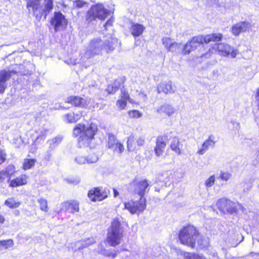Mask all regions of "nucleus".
<instances>
[{"label":"nucleus","mask_w":259,"mask_h":259,"mask_svg":"<svg viewBox=\"0 0 259 259\" xmlns=\"http://www.w3.org/2000/svg\"><path fill=\"white\" fill-rule=\"evenodd\" d=\"M96 130L97 127L93 124L87 127L84 124H77L73 129V134L75 137L79 136L78 139V147L84 148L89 146Z\"/></svg>","instance_id":"1"},{"label":"nucleus","mask_w":259,"mask_h":259,"mask_svg":"<svg viewBox=\"0 0 259 259\" xmlns=\"http://www.w3.org/2000/svg\"><path fill=\"white\" fill-rule=\"evenodd\" d=\"M222 37V35L221 33H212L205 36H194L185 45L183 52L185 54H189L203 43L208 44L211 41H218L221 39Z\"/></svg>","instance_id":"2"},{"label":"nucleus","mask_w":259,"mask_h":259,"mask_svg":"<svg viewBox=\"0 0 259 259\" xmlns=\"http://www.w3.org/2000/svg\"><path fill=\"white\" fill-rule=\"evenodd\" d=\"M200 238L199 233L193 226H188L183 228L179 235L181 242L192 248L195 247L196 242L198 244H201Z\"/></svg>","instance_id":"3"},{"label":"nucleus","mask_w":259,"mask_h":259,"mask_svg":"<svg viewBox=\"0 0 259 259\" xmlns=\"http://www.w3.org/2000/svg\"><path fill=\"white\" fill-rule=\"evenodd\" d=\"M123 228L119 219H114L108 229L106 240L111 246H116L121 243L123 237Z\"/></svg>","instance_id":"4"},{"label":"nucleus","mask_w":259,"mask_h":259,"mask_svg":"<svg viewBox=\"0 0 259 259\" xmlns=\"http://www.w3.org/2000/svg\"><path fill=\"white\" fill-rule=\"evenodd\" d=\"M53 0H45L44 6L41 5V0H31L27 5V9L32 8L33 15L37 19H40L42 16L46 18L48 14L53 9Z\"/></svg>","instance_id":"5"},{"label":"nucleus","mask_w":259,"mask_h":259,"mask_svg":"<svg viewBox=\"0 0 259 259\" xmlns=\"http://www.w3.org/2000/svg\"><path fill=\"white\" fill-rule=\"evenodd\" d=\"M110 11L105 9L102 4H97L91 7L88 11L85 20L88 23L95 24L97 19L103 20L109 15Z\"/></svg>","instance_id":"6"},{"label":"nucleus","mask_w":259,"mask_h":259,"mask_svg":"<svg viewBox=\"0 0 259 259\" xmlns=\"http://www.w3.org/2000/svg\"><path fill=\"white\" fill-rule=\"evenodd\" d=\"M105 45V39L102 40L100 38L93 39L90 42L84 57L89 59L101 54L102 52L104 51Z\"/></svg>","instance_id":"7"},{"label":"nucleus","mask_w":259,"mask_h":259,"mask_svg":"<svg viewBox=\"0 0 259 259\" xmlns=\"http://www.w3.org/2000/svg\"><path fill=\"white\" fill-rule=\"evenodd\" d=\"M67 23V20L65 16L60 12H55L50 21V24L54 27L56 32L65 29Z\"/></svg>","instance_id":"8"},{"label":"nucleus","mask_w":259,"mask_h":259,"mask_svg":"<svg viewBox=\"0 0 259 259\" xmlns=\"http://www.w3.org/2000/svg\"><path fill=\"white\" fill-rule=\"evenodd\" d=\"M149 184L146 180L139 182L134 180L130 183L129 189L131 191L138 194L141 198H144L145 193L149 189Z\"/></svg>","instance_id":"9"},{"label":"nucleus","mask_w":259,"mask_h":259,"mask_svg":"<svg viewBox=\"0 0 259 259\" xmlns=\"http://www.w3.org/2000/svg\"><path fill=\"white\" fill-rule=\"evenodd\" d=\"M212 50L218 51L221 55L223 56H227L230 54L231 57L233 58H235L237 54L238 53L237 50H235L229 45L224 43L215 44L212 47Z\"/></svg>","instance_id":"10"},{"label":"nucleus","mask_w":259,"mask_h":259,"mask_svg":"<svg viewBox=\"0 0 259 259\" xmlns=\"http://www.w3.org/2000/svg\"><path fill=\"white\" fill-rule=\"evenodd\" d=\"M110 193L108 189L94 188L88 192V197L92 201H101L107 198Z\"/></svg>","instance_id":"11"},{"label":"nucleus","mask_w":259,"mask_h":259,"mask_svg":"<svg viewBox=\"0 0 259 259\" xmlns=\"http://www.w3.org/2000/svg\"><path fill=\"white\" fill-rule=\"evenodd\" d=\"M146 199L144 198H141L139 201H131L124 203L125 208L132 214L143 211L146 208Z\"/></svg>","instance_id":"12"},{"label":"nucleus","mask_w":259,"mask_h":259,"mask_svg":"<svg viewBox=\"0 0 259 259\" xmlns=\"http://www.w3.org/2000/svg\"><path fill=\"white\" fill-rule=\"evenodd\" d=\"M219 209L222 211L233 213L237 211V207L235 202L226 198L220 199L217 203Z\"/></svg>","instance_id":"13"},{"label":"nucleus","mask_w":259,"mask_h":259,"mask_svg":"<svg viewBox=\"0 0 259 259\" xmlns=\"http://www.w3.org/2000/svg\"><path fill=\"white\" fill-rule=\"evenodd\" d=\"M107 147L114 152L121 154L124 150V146L118 141L115 136L112 134L108 135V144Z\"/></svg>","instance_id":"14"},{"label":"nucleus","mask_w":259,"mask_h":259,"mask_svg":"<svg viewBox=\"0 0 259 259\" xmlns=\"http://www.w3.org/2000/svg\"><path fill=\"white\" fill-rule=\"evenodd\" d=\"M15 72L14 71L7 70L0 71V94L4 93L7 88V81L10 79L12 74Z\"/></svg>","instance_id":"15"},{"label":"nucleus","mask_w":259,"mask_h":259,"mask_svg":"<svg viewBox=\"0 0 259 259\" xmlns=\"http://www.w3.org/2000/svg\"><path fill=\"white\" fill-rule=\"evenodd\" d=\"M98 160V156L95 153H92L87 157L78 155L75 158L74 161L78 164H85L96 163Z\"/></svg>","instance_id":"16"},{"label":"nucleus","mask_w":259,"mask_h":259,"mask_svg":"<svg viewBox=\"0 0 259 259\" xmlns=\"http://www.w3.org/2000/svg\"><path fill=\"white\" fill-rule=\"evenodd\" d=\"M61 209L71 213L77 212L79 210V203L77 200H71L61 203Z\"/></svg>","instance_id":"17"},{"label":"nucleus","mask_w":259,"mask_h":259,"mask_svg":"<svg viewBox=\"0 0 259 259\" xmlns=\"http://www.w3.org/2000/svg\"><path fill=\"white\" fill-rule=\"evenodd\" d=\"M251 26L249 22H239L234 25L231 28V32L235 36L238 35L240 33L244 32L248 30Z\"/></svg>","instance_id":"18"},{"label":"nucleus","mask_w":259,"mask_h":259,"mask_svg":"<svg viewBox=\"0 0 259 259\" xmlns=\"http://www.w3.org/2000/svg\"><path fill=\"white\" fill-rule=\"evenodd\" d=\"M66 102L71 103L74 106L86 107L89 104V100L78 96L70 97L67 99Z\"/></svg>","instance_id":"19"},{"label":"nucleus","mask_w":259,"mask_h":259,"mask_svg":"<svg viewBox=\"0 0 259 259\" xmlns=\"http://www.w3.org/2000/svg\"><path fill=\"white\" fill-rule=\"evenodd\" d=\"M156 111L159 114L169 117L175 113L176 110L171 105L165 103L158 107Z\"/></svg>","instance_id":"20"},{"label":"nucleus","mask_w":259,"mask_h":259,"mask_svg":"<svg viewBox=\"0 0 259 259\" xmlns=\"http://www.w3.org/2000/svg\"><path fill=\"white\" fill-rule=\"evenodd\" d=\"M215 144L213 136L210 135L208 138L203 143L201 147L198 150L197 153L200 155L204 154L209 147H213Z\"/></svg>","instance_id":"21"},{"label":"nucleus","mask_w":259,"mask_h":259,"mask_svg":"<svg viewBox=\"0 0 259 259\" xmlns=\"http://www.w3.org/2000/svg\"><path fill=\"white\" fill-rule=\"evenodd\" d=\"M157 92L158 93H163L165 94H172L175 92V89L170 81L163 82L157 86Z\"/></svg>","instance_id":"22"},{"label":"nucleus","mask_w":259,"mask_h":259,"mask_svg":"<svg viewBox=\"0 0 259 259\" xmlns=\"http://www.w3.org/2000/svg\"><path fill=\"white\" fill-rule=\"evenodd\" d=\"M104 51L107 53L112 52L117 47L118 42V39L113 37H110L108 39L105 40Z\"/></svg>","instance_id":"23"},{"label":"nucleus","mask_w":259,"mask_h":259,"mask_svg":"<svg viewBox=\"0 0 259 259\" xmlns=\"http://www.w3.org/2000/svg\"><path fill=\"white\" fill-rule=\"evenodd\" d=\"M183 145L180 143L179 139L177 137H173L170 140V148L177 154H182Z\"/></svg>","instance_id":"24"},{"label":"nucleus","mask_w":259,"mask_h":259,"mask_svg":"<svg viewBox=\"0 0 259 259\" xmlns=\"http://www.w3.org/2000/svg\"><path fill=\"white\" fill-rule=\"evenodd\" d=\"M166 143L162 137H158L156 140V146L154 151L156 156H161L164 151Z\"/></svg>","instance_id":"25"},{"label":"nucleus","mask_w":259,"mask_h":259,"mask_svg":"<svg viewBox=\"0 0 259 259\" xmlns=\"http://www.w3.org/2000/svg\"><path fill=\"white\" fill-rule=\"evenodd\" d=\"M27 183L26 177L24 175L17 177L10 181L9 186L11 187H17L25 185Z\"/></svg>","instance_id":"26"},{"label":"nucleus","mask_w":259,"mask_h":259,"mask_svg":"<svg viewBox=\"0 0 259 259\" xmlns=\"http://www.w3.org/2000/svg\"><path fill=\"white\" fill-rule=\"evenodd\" d=\"M127 147L130 151H136L139 150L136 143V139L134 136L131 135L127 139Z\"/></svg>","instance_id":"27"},{"label":"nucleus","mask_w":259,"mask_h":259,"mask_svg":"<svg viewBox=\"0 0 259 259\" xmlns=\"http://www.w3.org/2000/svg\"><path fill=\"white\" fill-rule=\"evenodd\" d=\"M145 27L144 26L138 23H133L131 26V32L134 36L141 35Z\"/></svg>","instance_id":"28"},{"label":"nucleus","mask_w":259,"mask_h":259,"mask_svg":"<svg viewBox=\"0 0 259 259\" xmlns=\"http://www.w3.org/2000/svg\"><path fill=\"white\" fill-rule=\"evenodd\" d=\"M9 171H0V187L5 188L7 184L9 182L10 178H9Z\"/></svg>","instance_id":"29"},{"label":"nucleus","mask_w":259,"mask_h":259,"mask_svg":"<svg viewBox=\"0 0 259 259\" xmlns=\"http://www.w3.org/2000/svg\"><path fill=\"white\" fill-rule=\"evenodd\" d=\"M100 246L101 247V249H99L98 252L105 256H111L112 258H115L116 256V253L115 252H113L109 250L106 249L105 248H103L102 247V245L101 244L99 245V247Z\"/></svg>","instance_id":"30"},{"label":"nucleus","mask_w":259,"mask_h":259,"mask_svg":"<svg viewBox=\"0 0 259 259\" xmlns=\"http://www.w3.org/2000/svg\"><path fill=\"white\" fill-rule=\"evenodd\" d=\"M62 140V137H56L48 140V143L49 144L51 148L54 149L61 143Z\"/></svg>","instance_id":"31"},{"label":"nucleus","mask_w":259,"mask_h":259,"mask_svg":"<svg viewBox=\"0 0 259 259\" xmlns=\"http://www.w3.org/2000/svg\"><path fill=\"white\" fill-rule=\"evenodd\" d=\"M120 84L119 81H115L113 84L108 85L106 89L109 94H114L120 88Z\"/></svg>","instance_id":"32"},{"label":"nucleus","mask_w":259,"mask_h":259,"mask_svg":"<svg viewBox=\"0 0 259 259\" xmlns=\"http://www.w3.org/2000/svg\"><path fill=\"white\" fill-rule=\"evenodd\" d=\"M14 245V241L12 239L4 240L0 241V246L4 249H9L13 247Z\"/></svg>","instance_id":"33"},{"label":"nucleus","mask_w":259,"mask_h":259,"mask_svg":"<svg viewBox=\"0 0 259 259\" xmlns=\"http://www.w3.org/2000/svg\"><path fill=\"white\" fill-rule=\"evenodd\" d=\"M5 204L11 208H16L19 206L20 203L16 202L14 198H11L6 200Z\"/></svg>","instance_id":"34"},{"label":"nucleus","mask_w":259,"mask_h":259,"mask_svg":"<svg viewBox=\"0 0 259 259\" xmlns=\"http://www.w3.org/2000/svg\"><path fill=\"white\" fill-rule=\"evenodd\" d=\"M95 240L94 238H88L81 241V246L78 247V249L80 250L84 247H87L89 245L94 244Z\"/></svg>","instance_id":"35"},{"label":"nucleus","mask_w":259,"mask_h":259,"mask_svg":"<svg viewBox=\"0 0 259 259\" xmlns=\"http://www.w3.org/2000/svg\"><path fill=\"white\" fill-rule=\"evenodd\" d=\"M36 162V160L34 159H25L24 162L23 163V168L24 169H28L31 168L35 162Z\"/></svg>","instance_id":"36"},{"label":"nucleus","mask_w":259,"mask_h":259,"mask_svg":"<svg viewBox=\"0 0 259 259\" xmlns=\"http://www.w3.org/2000/svg\"><path fill=\"white\" fill-rule=\"evenodd\" d=\"M38 202L39 203L40 209L45 212H47L48 211V207L47 200L44 198H40L38 199Z\"/></svg>","instance_id":"37"},{"label":"nucleus","mask_w":259,"mask_h":259,"mask_svg":"<svg viewBox=\"0 0 259 259\" xmlns=\"http://www.w3.org/2000/svg\"><path fill=\"white\" fill-rule=\"evenodd\" d=\"M185 259H206L204 256L198 254L187 252L184 254Z\"/></svg>","instance_id":"38"},{"label":"nucleus","mask_w":259,"mask_h":259,"mask_svg":"<svg viewBox=\"0 0 259 259\" xmlns=\"http://www.w3.org/2000/svg\"><path fill=\"white\" fill-rule=\"evenodd\" d=\"M136 143L138 146L139 149L140 147L143 146L145 143V137L144 135L135 137Z\"/></svg>","instance_id":"39"},{"label":"nucleus","mask_w":259,"mask_h":259,"mask_svg":"<svg viewBox=\"0 0 259 259\" xmlns=\"http://www.w3.org/2000/svg\"><path fill=\"white\" fill-rule=\"evenodd\" d=\"M64 119L66 122L68 123L76 122L74 118V113H69L64 115Z\"/></svg>","instance_id":"40"},{"label":"nucleus","mask_w":259,"mask_h":259,"mask_svg":"<svg viewBox=\"0 0 259 259\" xmlns=\"http://www.w3.org/2000/svg\"><path fill=\"white\" fill-rule=\"evenodd\" d=\"M180 44L176 42H173L171 45L168 47V51L172 53H177L180 50Z\"/></svg>","instance_id":"41"},{"label":"nucleus","mask_w":259,"mask_h":259,"mask_svg":"<svg viewBox=\"0 0 259 259\" xmlns=\"http://www.w3.org/2000/svg\"><path fill=\"white\" fill-rule=\"evenodd\" d=\"M173 42L172 40L168 37H164L162 39V43L167 50L168 49V47H170Z\"/></svg>","instance_id":"42"},{"label":"nucleus","mask_w":259,"mask_h":259,"mask_svg":"<svg viewBox=\"0 0 259 259\" xmlns=\"http://www.w3.org/2000/svg\"><path fill=\"white\" fill-rule=\"evenodd\" d=\"M87 3L81 0H77L74 1L73 6L76 8H81L84 7Z\"/></svg>","instance_id":"43"},{"label":"nucleus","mask_w":259,"mask_h":259,"mask_svg":"<svg viewBox=\"0 0 259 259\" xmlns=\"http://www.w3.org/2000/svg\"><path fill=\"white\" fill-rule=\"evenodd\" d=\"M215 178L214 176H211L208 179H207L205 183V186L207 187H210L214 183Z\"/></svg>","instance_id":"44"},{"label":"nucleus","mask_w":259,"mask_h":259,"mask_svg":"<svg viewBox=\"0 0 259 259\" xmlns=\"http://www.w3.org/2000/svg\"><path fill=\"white\" fill-rule=\"evenodd\" d=\"M232 175L228 172H221L220 178L222 180L227 181L230 179Z\"/></svg>","instance_id":"45"},{"label":"nucleus","mask_w":259,"mask_h":259,"mask_svg":"<svg viewBox=\"0 0 259 259\" xmlns=\"http://www.w3.org/2000/svg\"><path fill=\"white\" fill-rule=\"evenodd\" d=\"M116 104L119 108L123 109L126 105V101L124 99H121L117 101Z\"/></svg>","instance_id":"46"},{"label":"nucleus","mask_w":259,"mask_h":259,"mask_svg":"<svg viewBox=\"0 0 259 259\" xmlns=\"http://www.w3.org/2000/svg\"><path fill=\"white\" fill-rule=\"evenodd\" d=\"M129 115L132 117L139 118L141 116L142 114L137 110H133L129 112Z\"/></svg>","instance_id":"47"},{"label":"nucleus","mask_w":259,"mask_h":259,"mask_svg":"<svg viewBox=\"0 0 259 259\" xmlns=\"http://www.w3.org/2000/svg\"><path fill=\"white\" fill-rule=\"evenodd\" d=\"M6 154L3 151L0 150V165L6 160Z\"/></svg>","instance_id":"48"},{"label":"nucleus","mask_w":259,"mask_h":259,"mask_svg":"<svg viewBox=\"0 0 259 259\" xmlns=\"http://www.w3.org/2000/svg\"><path fill=\"white\" fill-rule=\"evenodd\" d=\"M121 99H124L126 101L130 100V96L128 94L124 91H121Z\"/></svg>","instance_id":"49"},{"label":"nucleus","mask_w":259,"mask_h":259,"mask_svg":"<svg viewBox=\"0 0 259 259\" xmlns=\"http://www.w3.org/2000/svg\"><path fill=\"white\" fill-rule=\"evenodd\" d=\"M259 163V149L257 151L256 153V158L255 160L253 161V164L254 165L257 164Z\"/></svg>","instance_id":"50"},{"label":"nucleus","mask_w":259,"mask_h":259,"mask_svg":"<svg viewBox=\"0 0 259 259\" xmlns=\"http://www.w3.org/2000/svg\"><path fill=\"white\" fill-rule=\"evenodd\" d=\"M81 117V114L80 112L74 113V118L76 122Z\"/></svg>","instance_id":"51"},{"label":"nucleus","mask_w":259,"mask_h":259,"mask_svg":"<svg viewBox=\"0 0 259 259\" xmlns=\"http://www.w3.org/2000/svg\"><path fill=\"white\" fill-rule=\"evenodd\" d=\"M113 23L112 20L109 19L106 23L104 24V27L106 28L107 26H111Z\"/></svg>","instance_id":"52"},{"label":"nucleus","mask_w":259,"mask_h":259,"mask_svg":"<svg viewBox=\"0 0 259 259\" xmlns=\"http://www.w3.org/2000/svg\"><path fill=\"white\" fill-rule=\"evenodd\" d=\"M256 99H257V101L258 108H259V89H258V90L257 91Z\"/></svg>","instance_id":"53"},{"label":"nucleus","mask_w":259,"mask_h":259,"mask_svg":"<svg viewBox=\"0 0 259 259\" xmlns=\"http://www.w3.org/2000/svg\"><path fill=\"white\" fill-rule=\"evenodd\" d=\"M114 197H116L119 195L118 192L115 189H113Z\"/></svg>","instance_id":"54"},{"label":"nucleus","mask_w":259,"mask_h":259,"mask_svg":"<svg viewBox=\"0 0 259 259\" xmlns=\"http://www.w3.org/2000/svg\"><path fill=\"white\" fill-rule=\"evenodd\" d=\"M14 169V166L13 165H9L8 166V167L7 168V170H13Z\"/></svg>","instance_id":"55"},{"label":"nucleus","mask_w":259,"mask_h":259,"mask_svg":"<svg viewBox=\"0 0 259 259\" xmlns=\"http://www.w3.org/2000/svg\"><path fill=\"white\" fill-rule=\"evenodd\" d=\"M4 217L0 214V223H3L5 222Z\"/></svg>","instance_id":"56"},{"label":"nucleus","mask_w":259,"mask_h":259,"mask_svg":"<svg viewBox=\"0 0 259 259\" xmlns=\"http://www.w3.org/2000/svg\"><path fill=\"white\" fill-rule=\"evenodd\" d=\"M79 182V181L78 180H74V184L75 185L78 184Z\"/></svg>","instance_id":"57"},{"label":"nucleus","mask_w":259,"mask_h":259,"mask_svg":"<svg viewBox=\"0 0 259 259\" xmlns=\"http://www.w3.org/2000/svg\"><path fill=\"white\" fill-rule=\"evenodd\" d=\"M209 55H210V54H209V53H206V54H205L204 55V56L205 57H207V56H209Z\"/></svg>","instance_id":"58"},{"label":"nucleus","mask_w":259,"mask_h":259,"mask_svg":"<svg viewBox=\"0 0 259 259\" xmlns=\"http://www.w3.org/2000/svg\"><path fill=\"white\" fill-rule=\"evenodd\" d=\"M251 185H250L249 186V188H248L247 189V191H249V190H250V189L251 188Z\"/></svg>","instance_id":"59"},{"label":"nucleus","mask_w":259,"mask_h":259,"mask_svg":"<svg viewBox=\"0 0 259 259\" xmlns=\"http://www.w3.org/2000/svg\"><path fill=\"white\" fill-rule=\"evenodd\" d=\"M31 0H26V1H27V6L28 5V3H29V2Z\"/></svg>","instance_id":"60"},{"label":"nucleus","mask_w":259,"mask_h":259,"mask_svg":"<svg viewBox=\"0 0 259 259\" xmlns=\"http://www.w3.org/2000/svg\"><path fill=\"white\" fill-rule=\"evenodd\" d=\"M256 240L259 242V239H256Z\"/></svg>","instance_id":"61"}]
</instances>
